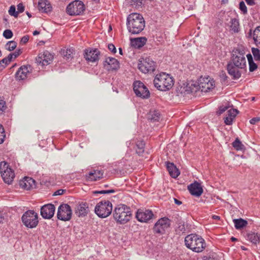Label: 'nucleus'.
<instances>
[{
	"label": "nucleus",
	"instance_id": "obj_12",
	"mask_svg": "<svg viewBox=\"0 0 260 260\" xmlns=\"http://www.w3.org/2000/svg\"><path fill=\"white\" fill-rule=\"evenodd\" d=\"M72 215V211L69 205L62 204L59 206L57 213L58 219L62 221H69L71 219Z\"/></svg>",
	"mask_w": 260,
	"mask_h": 260
},
{
	"label": "nucleus",
	"instance_id": "obj_64",
	"mask_svg": "<svg viewBox=\"0 0 260 260\" xmlns=\"http://www.w3.org/2000/svg\"><path fill=\"white\" fill-rule=\"evenodd\" d=\"M26 14H27V15L28 16V17H29V18L31 17V16L29 12H26Z\"/></svg>",
	"mask_w": 260,
	"mask_h": 260
},
{
	"label": "nucleus",
	"instance_id": "obj_19",
	"mask_svg": "<svg viewBox=\"0 0 260 260\" xmlns=\"http://www.w3.org/2000/svg\"><path fill=\"white\" fill-rule=\"evenodd\" d=\"M104 66L108 71L117 70L119 68V61L116 58L111 57L105 59Z\"/></svg>",
	"mask_w": 260,
	"mask_h": 260
},
{
	"label": "nucleus",
	"instance_id": "obj_9",
	"mask_svg": "<svg viewBox=\"0 0 260 260\" xmlns=\"http://www.w3.org/2000/svg\"><path fill=\"white\" fill-rule=\"evenodd\" d=\"M0 172L4 182L8 184H11L15 177V174L9 165L5 161L0 162Z\"/></svg>",
	"mask_w": 260,
	"mask_h": 260
},
{
	"label": "nucleus",
	"instance_id": "obj_57",
	"mask_svg": "<svg viewBox=\"0 0 260 260\" xmlns=\"http://www.w3.org/2000/svg\"><path fill=\"white\" fill-rule=\"evenodd\" d=\"M174 200L175 203L178 205H180L182 204V202L181 201H179L178 200H177V199L174 198Z\"/></svg>",
	"mask_w": 260,
	"mask_h": 260
},
{
	"label": "nucleus",
	"instance_id": "obj_26",
	"mask_svg": "<svg viewBox=\"0 0 260 260\" xmlns=\"http://www.w3.org/2000/svg\"><path fill=\"white\" fill-rule=\"evenodd\" d=\"M146 41L147 39L145 37L133 38L131 39V44L136 48H140L146 44Z\"/></svg>",
	"mask_w": 260,
	"mask_h": 260
},
{
	"label": "nucleus",
	"instance_id": "obj_40",
	"mask_svg": "<svg viewBox=\"0 0 260 260\" xmlns=\"http://www.w3.org/2000/svg\"><path fill=\"white\" fill-rule=\"evenodd\" d=\"M143 1L144 0H131V4L135 7H139L143 5Z\"/></svg>",
	"mask_w": 260,
	"mask_h": 260
},
{
	"label": "nucleus",
	"instance_id": "obj_6",
	"mask_svg": "<svg viewBox=\"0 0 260 260\" xmlns=\"http://www.w3.org/2000/svg\"><path fill=\"white\" fill-rule=\"evenodd\" d=\"M153 84L158 90L167 91L173 87L174 80L169 74L162 72L155 76L153 80Z\"/></svg>",
	"mask_w": 260,
	"mask_h": 260
},
{
	"label": "nucleus",
	"instance_id": "obj_18",
	"mask_svg": "<svg viewBox=\"0 0 260 260\" xmlns=\"http://www.w3.org/2000/svg\"><path fill=\"white\" fill-rule=\"evenodd\" d=\"M55 209L54 205L52 204L45 205L41 208V215L45 219H50L54 214Z\"/></svg>",
	"mask_w": 260,
	"mask_h": 260
},
{
	"label": "nucleus",
	"instance_id": "obj_45",
	"mask_svg": "<svg viewBox=\"0 0 260 260\" xmlns=\"http://www.w3.org/2000/svg\"><path fill=\"white\" fill-rule=\"evenodd\" d=\"M73 50L71 49H67L66 52H63V55L64 56L66 57L67 58L69 59L70 58L72 57V54L73 53Z\"/></svg>",
	"mask_w": 260,
	"mask_h": 260
},
{
	"label": "nucleus",
	"instance_id": "obj_17",
	"mask_svg": "<svg viewBox=\"0 0 260 260\" xmlns=\"http://www.w3.org/2000/svg\"><path fill=\"white\" fill-rule=\"evenodd\" d=\"M53 55L48 51L40 53L36 59L37 63L42 66H47L51 63Z\"/></svg>",
	"mask_w": 260,
	"mask_h": 260
},
{
	"label": "nucleus",
	"instance_id": "obj_20",
	"mask_svg": "<svg viewBox=\"0 0 260 260\" xmlns=\"http://www.w3.org/2000/svg\"><path fill=\"white\" fill-rule=\"evenodd\" d=\"M89 211L88 205L86 202H81L77 205L75 214L79 217L86 216Z\"/></svg>",
	"mask_w": 260,
	"mask_h": 260
},
{
	"label": "nucleus",
	"instance_id": "obj_24",
	"mask_svg": "<svg viewBox=\"0 0 260 260\" xmlns=\"http://www.w3.org/2000/svg\"><path fill=\"white\" fill-rule=\"evenodd\" d=\"M103 172L100 170H94L86 175V178L90 181H94L103 177Z\"/></svg>",
	"mask_w": 260,
	"mask_h": 260
},
{
	"label": "nucleus",
	"instance_id": "obj_54",
	"mask_svg": "<svg viewBox=\"0 0 260 260\" xmlns=\"http://www.w3.org/2000/svg\"><path fill=\"white\" fill-rule=\"evenodd\" d=\"M21 53L22 51L20 49L16 50L14 53H12L14 56V58L17 57Z\"/></svg>",
	"mask_w": 260,
	"mask_h": 260
},
{
	"label": "nucleus",
	"instance_id": "obj_36",
	"mask_svg": "<svg viewBox=\"0 0 260 260\" xmlns=\"http://www.w3.org/2000/svg\"><path fill=\"white\" fill-rule=\"evenodd\" d=\"M233 146L237 150H242L244 148V145L242 144L238 138H236L234 142H233Z\"/></svg>",
	"mask_w": 260,
	"mask_h": 260
},
{
	"label": "nucleus",
	"instance_id": "obj_27",
	"mask_svg": "<svg viewBox=\"0 0 260 260\" xmlns=\"http://www.w3.org/2000/svg\"><path fill=\"white\" fill-rule=\"evenodd\" d=\"M167 168L170 175L173 178H175L180 174L179 170L173 163L167 162Z\"/></svg>",
	"mask_w": 260,
	"mask_h": 260
},
{
	"label": "nucleus",
	"instance_id": "obj_28",
	"mask_svg": "<svg viewBox=\"0 0 260 260\" xmlns=\"http://www.w3.org/2000/svg\"><path fill=\"white\" fill-rule=\"evenodd\" d=\"M38 9L40 11L47 13L51 10V6L47 0H39Z\"/></svg>",
	"mask_w": 260,
	"mask_h": 260
},
{
	"label": "nucleus",
	"instance_id": "obj_15",
	"mask_svg": "<svg viewBox=\"0 0 260 260\" xmlns=\"http://www.w3.org/2000/svg\"><path fill=\"white\" fill-rule=\"evenodd\" d=\"M100 52L98 49L87 48L84 50V57L89 62H96L99 59Z\"/></svg>",
	"mask_w": 260,
	"mask_h": 260
},
{
	"label": "nucleus",
	"instance_id": "obj_55",
	"mask_svg": "<svg viewBox=\"0 0 260 260\" xmlns=\"http://www.w3.org/2000/svg\"><path fill=\"white\" fill-rule=\"evenodd\" d=\"M246 3L249 6H253L254 5V0H245Z\"/></svg>",
	"mask_w": 260,
	"mask_h": 260
},
{
	"label": "nucleus",
	"instance_id": "obj_61",
	"mask_svg": "<svg viewBox=\"0 0 260 260\" xmlns=\"http://www.w3.org/2000/svg\"><path fill=\"white\" fill-rule=\"evenodd\" d=\"M213 218L215 219H220V217L219 216H217V215H213Z\"/></svg>",
	"mask_w": 260,
	"mask_h": 260
},
{
	"label": "nucleus",
	"instance_id": "obj_48",
	"mask_svg": "<svg viewBox=\"0 0 260 260\" xmlns=\"http://www.w3.org/2000/svg\"><path fill=\"white\" fill-rule=\"evenodd\" d=\"M17 12L19 13H22L24 11V7L22 3H19L17 5Z\"/></svg>",
	"mask_w": 260,
	"mask_h": 260
},
{
	"label": "nucleus",
	"instance_id": "obj_52",
	"mask_svg": "<svg viewBox=\"0 0 260 260\" xmlns=\"http://www.w3.org/2000/svg\"><path fill=\"white\" fill-rule=\"evenodd\" d=\"M9 63L8 62H2V59L0 61V71L3 70L6 66Z\"/></svg>",
	"mask_w": 260,
	"mask_h": 260
},
{
	"label": "nucleus",
	"instance_id": "obj_30",
	"mask_svg": "<svg viewBox=\"0 0 260 260\" xmlns=\"http://www.w3.org/2000/svg\"><path fill=\"white\" fill-rule=\"evenodd\" d=\"M247 60L249 63V70L250 72L255 71L257 68V65L254 62L253 57L251 54L246 55Z\"/></svg>",
	"mask_w": 260,
	"mask_h": 260
},
{
	"label": "nucleus",
	"instance_id": "obj_4",
	"mask_svg": "<svg viewBox=\"0 0 260 260\" xmlns=\"http://www.w3.org/2000/svg\"><path fill=\"white\" fill-rule=\"evenodd\" d=\"M184 242L188 248L195 252H201L206 248L205 240L196 234H191L186 236Z\"/></svg>",
	"mask_w": 260,
	"mask_h": 260
},
{
	"label": "nucleus",
	"instance_id": "obj_38",
	"mask_svg": "<svg viewBox=\"0 0 260 260\" xmlns=\"http://www.w3.org/2000/svg\"><path fill=\"white\" fill-rule=\"evenodd\" d=\"M17 46V43L14 41L8 42L6 45V48L9 51L14 50Z\"/></svg>",
	"mask_w": 260,
	"mask_h": 260
},
{
	"label": "nucleus",
	"instance_id": "obj_49",
	"mask_svg": "<svg viewBox=\"0 0 260 260\" xmlns=\"http://www.w3.org/2000/svg\"><path fill=\"white\" fill-rule=\"evenodd\" d=\"M259 121H260V117H256L252 118L249 122L251 124H255Z\"/></svg>",
	"mask_w": 260,
	"mask_h": 260
},
{
	"label": "nucleus",
	"instance_id": "obj_8",
	"mask_svg": "<svg viewBox=\"0 0 260 260\" xmlns=\"http://www.w3.org/2000/svg\"><path fill=\"white\" fill-rule=\"evenodd\" d=\"M21 219L24 225L30 229L36 228L39 222L38 214L33 210L26 211L22 216Z\"/></svg>",
	"mask_w": 260,
	"mask_h": 260
},
{
	"label": "nucleus",
	"instance_id": "obj_41",
	"mask_svg": "<svg viewBox=\"0 0 260 260\" xmlns=\"http://www.w3.org/2000/svg\"><path fill=\"white\" fill-rule=\"evenodd\" d=\"M6 137L5 129L3 126L0 124V144L4 142V139Z\"/></svg>",
	"mask_w": 260,
	"mask_h": 260
},
{
	"label": "nucleus",
	"instance_id": "obj_53",
	"mask_svg": "<svg viewBox=\"0 0 260 260\" xmlns=\"http://www.w3.org/2000/svg\"><path fill=\"white\" fill-rule=\"evenodd\" d=\"M64 191L65 190L64 189H58L54 192V193H53V196L62 195L63 194Z\"/></svg>",
	"mask_w": 260,
	"mask_h": 260
},
{
	"label": "nucleus",
	"instance_id": "obj_11",
	"mask_svg": "<svg viewBox=\"0 0 260 260\" xmlns=\"http://www.w3.org/2000/svg\"><path fill=\"white\" fill-rule=\"evenodd\" d=\"M155 68V62L150 57L142 58L139 60L138 68L143 73L153 72Z\"/></svg>",
	"mask_w": 260,
	"mask_h": 260
},
{
	"label": "nucleus",
	"instance_id": "obj_56",
	"mask_svg": "<svg viewBox=\"0 0 260 260\" xmlns=\"http://www.w3.org/2000/svg\"><path fill=\"white\" fill-rule=\"evenodd\" d=\"M227 109V107H220L219 111V114H222L223 113L225 110Z\"/></svg>",
	"mask_w": 260,
	"mask_h": 260
},
{
	"label": "nucleus",
	"instance_id": "obj_44",
	"mask_svg": "<svg viewBox=\"0 0 260 260\" xmlns=\"http://www.w3.org/2000/svg\"><path fill=\"white\" fill-rule=\"evenodd\" d=\"M239 9L244 14H245L247 13V7L245 4V3L243 1L241 2L239 4Z\"/></svg>",
	"mask_w": 260,
	"mask_h": 260
},
{
	"label": "nucleus",
	"instance_id": "obj_35",
	"mask_svg": "<svg viewBox=\"0 0 260 260\" xmlns=\"http://www.w3.org/2000/svg\"><path fill=\"white\" fill-rule=\"evenodd\" d=\"M145 143L143 141H138L136 144V152L139 155L141 154L144 151Z\"/></svg>",
	"mask_w": 260,
	"mask_h": 260
},
{
	"label": "nucleus",
	"instance_id": "obj_37",
	"mask_svg": "<svg viewBox=\"0 0 260 260\" xmlns=\"http://www.w3.org/2000/svg\"><path fill=\"white\" fill-rule=\"evenodd\" d=\"M251 52L256 61H260V50L256 48H252Z\"/></svg>",
	"mask_w": 260,
	"mask_h": 260
},
{
	"label": "nucleus",
	"instance_id": "obj_60",
	"mask_svg": "<svg viewBox=\"0 0 260 260\" xmlns=\"http://www.w3.org/2000/svg\"><path fill=\"white\" fill-rule=\"evenodd\" d=\"M39 34H40V32L39 31H38V30H35L33 32V35H34V36L39 35Z\"/></svg>",
	"mask_w": 260,
	"mask_h": 260
},
{
	"label": "nucleus",
	"instance_id": "obj_34",
	"mask_svg": "<svg viewBox=\"0 0 260 260\" xmlns=\"http://www.w3.org/2000/svg\"><path fill=\"white\" fill-rule=\"evenodd\" d=\"M160 113L157 111H150L149 114V118L153 121H158L160 119Z\"/></svg>",
	"mask_w": 260,
	"mask_h": 260
},
{
	"label": "nucleus",
	"instance_id": "obj_50",
	"mask_svg": "<svg viewBox=\"0 0 260 260\" xmlns=\"http://www.w3.org/2000/svg\"><path fill=\"white\" fill-rule=\"evenodd\" d=\"M28 40H29V36H24L21 38V41H20V43L21 44H24L28 41Z\"/></svg>",
	"mask_w": 260,
	"mask_h": 260
},
{
	"label": "nucleus",
	"instance_id": "obj_62",
	"mask_svg": "<svg viewBox=\"0 0 260 260\" xmlns=\"http://www.w3.org/2000/svg\"><path fill=\"white\" fill-rule=\"evenodd\" d=\"M231 239V240H232V241H237V239L236 238L233 237H232Z\"/></svg>",
	"mask_w": 260,
	"mask_h": 260
},
{
	"label": "nucleus",
	"instance_id": "obj_14",
	"mask_svg": "<svg viewBox=\"0 0 260 260\" xmlns=\"http://www.w3.org/2000/svg\"><path fill=\"white\" fill-rule=\"evenodd\" d=\"M170 226V221L167 217L161 218L154 224L153 231L155 233L164 234Z\"/></svg>",
	"mask_w": 260,
	"mask_h": 260
},
{
	"label": "nucleus",
	"instance_id": "obj_7",
	"mask_svg": "<svg viewBox=\"0 0 260 260\" xmlns=\"http://www.w3.org/2000/svg\"><path fill=\"white\" fill-rule=\"evenodd\" d=\"M113 210L112 204L109 201H102L99 202L94 208L95 213L101 218L109 216Z\"/></svg>",
	"mask_w": 260,
	"mask_h": 260
},
{
	"label": "nucleus",
	"instance_id": "obj_23",
	"mask_svg": "<svg viewBox=\"0 0 260 260\" xmlns=\"http://www.w3.org/2000/svg\"><path fill=\"white\" fill-rule=\"evenodd\" d=\"M35 181L31 178L25 177L19 182L20 187L25 190H30L35 186Z\"/></svg>",
	"mask_w": 260,
	"mask_h": 260
},
{
	"label": "nucleus",
	"instance_id": "obj_32",
	"mask_svg": "<svg viewBox=\"0 0 260 260\" xmlns=\"http://www.w3.org/2000/svg\"><path fill=\"white\" fill-rule=\"evenodd\" d=\"M236 229L239 230L246 226L248 223L247 221L243 219H235L233 220Z\"/></svg>",
	"mask_w": 260,
	"mask_h": 260
},
{
	"label": "nucleus",
	"instance_id": "obj_21",
	"mask_svg": "<svg viewBox=\"0 0 260 260\" xmlns=\"http://www.w3.org/2000/svg\"><path fill=\"white\" fill-rule=\"evenodd\" d=\"M188 189L191 195L197 197H200L203 192L201 184L197 181L188 185Z\"/></svg>",
	"mask_w": 260,
	"mask_h": 260
},
{
	"label": "nucleus",
	"instance_id": "obj_51",
	"mask_svg": "<svg viewBox=\"0 0 260 260\" xmlns=\"http://www.w3.org/2000/svg\"><path fill=\"white\" fill-rule=\"evenodd\" d=\"M108 49L109 50H110L112 53H116V48L115 47V46L112 44H110L108 45Z\"/></svg>",
	"mask_w": 260,
	"mask_h": 260
},
{
	"label": "nucleus",
	"instance_id": "obj_29",
	"mask_svg": "<svg viewBox=\"0 0 260 260\" xmlns=\"http://www.w3.org/2000/svg\"><path fill=\"white\" fill-rule=\"evenodd\" d=\"M230 25V30L233 32L237 33L240 30V24L239 21L236 18L232 19Z\"/></svg>",
	"mask_w": 260,
	"mask_h": 260
},
{
	"label": "nucleus",
	"instance_id": "obj_16",
	"mask_svg": "<svg viewBox=\"0 0 260 260\" xmlns=\"http://www.w3.org/2000/svg\"><path fill=\"white\" fill-rule=\"evenodd\" d=\"M153 216V213L150 210L138 209L136 217L141 222H148Z\"/></svg>",
	"mask_w": 260,
	"mask_h": 260
},
{
	"label": "nucleus",
	"instance_id": "obj_10",
	"mask_svg": "<svg viewBox=\"0 0 260 260\" xmlns=\"http://www.w3.org/2000/svg\"><path fill=\"white\" fill-rule=\"evenodd\" d=\"M85 9V7L83 3L80 1L76 0L68 5L66 12L70 15H79L84 12Z\"/></svg>",
	"mask_w": 260,
	"mask_h": 260
},
{
	"label": "nucleus",
	"instance_id": "obj_46",
	"mask_svg": "<svg viewBox=\"0 0 260 260\" xmlns=\"http://www.w3.org/2000/svg\"><path fill=\"white\" fill-rule=\"evenodd\" d=\"M115 190L114 189H108V190H102L100 191H98L95 192V193H98L100 194H107V193H114Z\"/></svg>",
	"mask_w": 260,
	"mask_h": 260
},
{
	"label": "nucleus",
	"instance_id": "obj_63",
	"mask_svg": "<svg viewBox=\"0 0 260 260\" xmlns=\"http://www.w3.org/2000/svg\"><path fill=\"white\" fill-rule=\"evenodd\" d=\"M4 219V217H2L1 215L0 216V222H3V220Z\"/></svg>",
	"mask_w": 260,
	"mask_h": 260
},
{
	"label": "nucleus",
	"instance_id": "obj_39",
	"mask_svg": "<svg viewBox=\"0 0 260 260\" xmlns=\"http://www.w3.org/2000/svg\"><path fill=\"white\" fill-rule=\"evenodd\" d=\"M9 14L12 16L15 17V18L18 17V12L16 11V8L15 6L12 5L10 7L9 10Z\"/></svg>",
	"mask_w": 260,
	"mask_h": 260
},
{
	"label": "nucleus",
	"instance_id": "obj_43",
	"mask_svg": "<svg viewBox=\"0 0 260 260\" xmlns=\"http://www.w3.org/2000/svg\"><path fill=\"white\" fill-rule=\"evenodd\" d=\"M6 109L5 101L0 98V114L3 113Z\"/></svg>",
	"mask_w": 260,
	"mask_h": 260
},
{
	"label": "nucleus",
	"instance_id": "obj_2",
	"mask_svg": "<svg viewBox=\"0 0 260 260\" xmlns=\"http://www.w3.org/2000/svg\"><path fill=\"white\" fill-rule=\"evenodd\" d=\"M126 27L132 35L140 34L145 27V21L143 16L137 13H133L126 18Z\"/></svg>",
	"mask_w": 260,
	"mask_h": 260
},
{
	"label": "nucleus",
	"instance_id": "obj_31",
	"mask_svg": "<svg viewBox=\"0 0 260 260\" xmlns=\"http://www.w3.org/2000/svg\"><path fill=\"white\" fill-rule=\"evenodd\" d=\"M253 39L256 46L260 48V26H257L253 31Z\"/></svg>",
	"mask_w": 260,
	"mask_h": 260
},
{
	"label": "nucleus",
	"instance_id": "obj_22",
	"mask_svg": "<svg viewBox=\"0 0 260 260\" xmlns=\"http://www.w3.org/2000/svg\"><path fill=\"white\" fill-rule=\"evenodd\" d=\"M28 68H30V66H22L20 67L15 74L16 79L23 80L26 79L28 75L30 74Z\"/></svg>",
	"mask_w": 260,
	"mask_h": 260
},
{
	"label": "nucleus",
	"instance_id": "obj_47",
	"mask_svg": "<svg viewBox=\"0 0 260 260\" xmlns=\"http://www.w3.org/2000/svg\"><path fill=\"white\" fill-rule=\"evenodd\" d=\"M14 58V56H13V55L12 53H11L10 54L8 57H6V58H4L2 59V62H8L9 63H10L12 58Z\"/></svg>",
	"mask_w": 260,
	"mask_h": 260
},
{
	"label": "nucleus",
	"instance_id": "obj_33",
	"mask_svg": "<svg viewBox=\"0 0 260 260\" xmlns=\"http://www.w3.org/2000/svg\"><path fill=\"white\" fill-rule=\"evenodd\" d=\"M247 238L251 242L255 244L260 242V236L257 233H249L247 235Z\"/></svg>",
	"mask_w": 260,
	"mask_h": 260
},
{
	"label": "nucleus",
	"instance_id": "obj_58",
	"mask_svg": "<svg viewBox=\"0 0 260 260\" xmlns=\"http://www.w3.org/2000/svg\"><path fill=\"white\" fill-rule=\"evenodd\" d=\"M203 260H212L210 257H208L207 256H204L203 257Z\"/></svg>",
	"mask_w": 260,
	"mask_h": 260
},
{
	"label": "nucleus",
	"instance_id": "obj_25",
	"mask_svg": "<svg viewBox=\"0 0 260 260\" xmlns=\"http://www.w3.org/2000/svg\"><path fill=\"white\" fill-rule=\"evenodd\" d=\"M237 114L238 111L236 109H230L229 110L224 118V123L226 125H231Z\"/></svg>",
	"mask_w": 260,
	"mask_h": 260
},
{
	"label": "nucleus",
	"instance_id": "obj_3",
	"mask_svg": "<svg viewBox=\"0 0 260 260\" xmlns=\"http://www.w3.org/2000/svg\"><path fill=\"white\" fill-rule=\"evenodd\" d=\"M214 86V81L209 77H201L198 82L188 84L185 90L187 92H196L199 90L206 92L213 89Z\"/></svg>",
	"mask_w": 260,
	"mask_h": 260
},
{
	"label": "nucleus",
	"instance_id": "obj_59",
	"mask_svg": "<svg viewBox=\"0 0 260 260\" xmlns=\"http://www.w3.org/2000/svg\"><path fill=\"white\" fill-rule=\"evenodd\" d=\"M248 37L253 38V32H252L251 29H250L249 32H248Z\"/></svg>",
	"mask_w": 260,
	"mask_h": 260
},
{
	"label": "nucleus",
	"instance_id": "obj_1",
	"mask_svg": "<svg viewBox=\"0 0 260 260\" xmlns=\"http://www.w3.org/2000/svg\"><path fill=\"white\" fill-rule=\"evenodd\" d=\"M246 67V59L244 50L236 48L233 50L231 60L227 65L228 73L233 79H238L241 76L239 69Z\"/></svg>",
	"mask_w": 260,
	"mask_h": 260
},
{
	"label": "nucleus",
	"instance_id": "obj_42",
	"mask_svg": "<svg viewBox=\"0 0 260 260\" xmlns=\"http://www.w3.org/2000/svg\"><path fill=\"white\" fill-rule=\"evenodd\" d=\"M13 34L11 30L6 29L3 32V36L7 39H9L12 38Z\"/></svg>",
	"mask_w": 260,
	"mask_h": 260
},
{
	"label": "nucleus",
	"instance_id": "obj_5",
	"mask_svg": "<svg viewBox=\"0 0 260 260\" xmlns=\"http://www.w3.org/2000/svg\"><path fill=\"white\" fill-rule=\"evenodd\" d=\"M132 215L130 207L124 204L117 205L113 212L114 219L120 224L127 223L131 220Z\"/></svg>",
	"mask_w": 260,
	"mask_h": 260
},
{
	"label": "nucleus",
	"instance_id": "obj_13",
	"mask_svg": "<svg viewBox=\"0 0 260 260\" xmlns=\"http://www.w3.org/2000/svg\"><path fill=\"white\" fill-rule=\"evenodd\" d=\"M134 91L137 96L143 99L148 98L150 92L146 86L141 81H136L133 84Z\"/></svg>",
	"mask_w": 260,
	"mask_h": 260
}]
</instances>
